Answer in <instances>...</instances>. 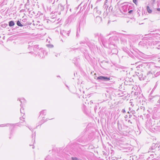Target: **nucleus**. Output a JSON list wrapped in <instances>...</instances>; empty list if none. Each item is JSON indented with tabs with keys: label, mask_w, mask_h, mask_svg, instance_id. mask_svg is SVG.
I'll return each mask as SVG.
<instances>
[{
	"label": "nucleus",
	"mask_w": 160,
	"mask_h": 160,
	"mask_svg": "<svg viewBox=\"0 0 160 160\" xmlns=\"http://www.w3.org/2000/svg\"><path fill=\"white\" fill-rule=\"evenodd\" d=\"M109 45L110 49L112 50L113 54H117L118 52L117 44L119 43L118 37L116 36H113L109 38Z\"/></svg>",
	"instance_id": "obj_1"
},
{
	"label": "nucleus",
	"mask_w": 160,
	"mask_h": 160,
	"mask_svg": "<svg viewBox=\"0 0 160 160\" xmlns=\"http://www.w3.org/2000/svg\"><path fill=\"white\" fill-rule=\"evenodd\" d=\"M92 138L91 134L88 135L86 134L85 132H82L76 138V141L83 144H87L91 140Z\"/></svg>",
	"instance_id": "obj_2"
},
{
	"label": "nucleus",
	"mask_w": 160,
	"mask_h": 160,
	"mask_svg": "<svg viewBox=\"0 0 160 160\" xmlns=\"http://www.w3.org/2000/svg\"><path fill=\"white\" fill-rule=\"evenodd\" d=\"M147 43L149 46L151 47V48L160 49V42H157L156 41L152 40L148 41V42H146L143 41H141L139 42V45L145 47L147 45Z\"/></svg>",
	"instance_id": "obj_3"
},
{
	"label": "nucleus",
	"mask_w": 160,
	"mask_h": 160,
	"mask_svg": "<svg viewBox=\"0 0 160 160\" xmlns=\"http://www.w3.org/2000/svg\"><path fill=\"white\" fill-rule=\"evenodd\" d=\"M102 45L105 47L107 48H109L110 49V46L109 45V38L108 39H106L105 37H103L102 39L100 41Z\"/></svg>",
	"instance_id": "obj_4"
},
{
	"label": "nucleus",
	"mask_w": 160,
	"mask_h": 160,
	"mask_svg": "<svg viewBox=\"0 0 160 160\" xmlns=\"http://www.w3.org/2000/svg\"><path fill=\"white\" fill-rule=\"evenodd\" d=\"M154 71L152 70L148 72L147 74V77L150 78H154L160 75V72H157L156 73Z\"/></svg>",
	"instance_id": "obj_5"
},
{
	"label": "nucleus",
	"mask_w": 160,
	"mask_h": 160,
	"mask_svg": "<svg viewBox=\"0 0 160 160\" xmlns=\"http://www.w3.org/2000/svg\"><path fill=\"white\" fill-rule=\"evenodd\" d=\"M64 9V7L62 6L61 4H59L58 5L57 7V9L55 10V11L54 13L53 12H52V14L55 13H57L58 14L60 15L61 13H62L63 12Z\"/></svg>",
	"instance_id": "obj_6"
},
{
	"label": "nucleus",
	"mask_w": 160,
	"mask_h": 160,
	"mask_svg": "<svg viewBox=\"0 0 160 160\" xmlns=\"http://www.w3.org/2000/svg\"><path fill=\"white\" fill-rule=\"evenodd\" d=\"M44 51L42 48L39 49L38 48L37 52V53H35L34 56H37L39 58H42L44 57Z\"/></svg>",
	"instance_id": "obj_7"
},
{
	"label": "nucleus",
	"mask_w": 160,
	"mask_h": 160,
	"mask_svg": "<svg viewBox=\"0 0 160 160\" xmlns=\"http://www.w3.org/2000/svg\"><path fill=\"white\" fill-rule=\"evenodd\" d=\"M70 32V30L68 31L61 30L60 32V34L62 36V37L65 39L67 37L69 36Z\"/></svg>",
	"instance_id": "obj_8"
},
{
	"label": "nucleus",
	"mask_w": 160,
	"mask_h": 160,
	"mask_svg": "<svg viewBox=\"0 0 160 160\" xmlns=\"http://www.w3.org/2000/svg\"><path fill=\"white\" fill-rule=\"evenodd\" d=\"M149 99L150 100H152V101H157V103L156 105L159 107H160V96L156 95L153 97L152 98H149Z\"/></svg>",
	"instance_id": "obj_9"
},
{
	"label": "nucleus",
	"mask_w": 160,
	"mask_h": 160,
	"mask_svg": "<svg viewBox=\"0 0 160 160\" xmlns=\"http://www.w3.org/2000/svg\"><path fill=\"white\" fill-rule=\"evenodd\" d=\"M86 0H84V1L81 2V4L79 5L78 8H80V11H83L86 8L87 2H86Z\"/></svg>",
	"instance_id": "obj_10"
},
{
	"label": "nucleus",
	"mask_w": 160,
	"mask_h": 160,
	"mask_svg": "<svg viewBox=\"0 0 160 160\" xmlns=\"http://www.w3.org/2000/svg\"><path fill=\"white\" fill-rule=\"evenodd\" d=\"M75 17V14H72L66 20L65 23L66 24H68L73 21L74 20Z\"/></svg>",
	"instance_id": "obj_11"
},
{
	"label": "nucleus",
	"mask_w": 160,
	"mask_h": 160,
	"mask_svg": "<svg viewBox=\"0 0 160 160\" xmlns=\"http://www.w3.org/2000/svg\"><path fill=\"white\" fill-rule=\"evenodd\" d=\"M97 80L102 81H108L110 80V78L105 76H100L97 78Z\"/></svg>",
	"instance_id": "obj_12"
},
{
	"label": "nucleus",
	"mask_w": 160,
	"mask_h": 160,
	"mask_svg": "<svg viewBox=\"0 0 160 160\" xmlns=\"http://www.w3.org/2000/svg\"><path fill=\"white\" fill-rule=\"evenodd\" d=\"M94 38H98V41L100 42L102 39L103 37V36L100 33H95L94 34Z\"/></svg>",
	"instance_id": "obj_13"
},
{
	"label": "nucleus",
	"mask_w": 160,
	"mask_h": 160,
	"mask_svg": "<svg viewBox=\"0 0 160 160\" xmlns=\"http://www.w3.org/2000/svg\"><path fill=\"white\" fill-rule=\"evenodd\" d=\"M131 7L129 6L128 5H124L122 6L120 10L123 11L124 12H126L128 10H129V9Z\"/></svg>",
	"instance_id": "obj_14"
},
{
	"label": "nucleus",
	"mask_w": 160,
	"mask_h": 160,
	"mask_svg": "<svg viewBox=\"0 0 160 160\" xmlns=\"http://www.w3.org/2000/svg\"><path fill=\"white\" fill-rule=\"evenodd\" d=\"M15 124H9V123H7V124H2L0 125V127H8L9 125H10V128L11 129L12 128H14V127L15 126Z\"/></svg>",
	"instance_id": "obj_15"
},
{
	"label": "nucleus",
	"mask_w": 160,
	"mask_h": 160,
	"mask_svg": "<svg viewBox=\"0 0 160 160\" xmlns=\"http://www.w3.org/2000/svg\"><path fill=\"white\" fill-rule=\"evenodd\" d=\"M33 48V50L34 51L35 53H37V52L38 48V49H39L38 48V45H36L34 46H31L30 45H29L28 48Z\"/></svg>",
	"instance_id": "obj_16"
},
{
	"label": "nucleus",
	"mask_w": 160,
	"mask_h": 160,
	"mask_svg": "<svg viewBox=\"0 0 160 160\" xmlns=\"http://www.w3.org/2000/svg\"><path fill=\"white\" fill-rule=\"evenodd\" d=\"M20 112L21 113V116H22V117L20 118V119L22 120V119H25V116H24L25 113L24 110V108H23V106H22V108H21Z\"/></svg>",
	"instance_id": "obj_17"
},
{
	"label": "nucleus",
	"mask_w": 160,
	"mask_h": 160,
	"mask_svg": "<svg viewBox=\"0 0 160 160\" xmlns=\"http://www.w3.org/2000/svg\"><path fill=\"white\" fill-rule=\"evenodd\" d=\"M18 100H19L20 102L21 103L20 106L22 108V106H23V104H24V103L26 102L24 98H18Z\"/></svg>",
	"instance_id": "obj_18"
},
{
	"label": "nucleus",
	"mask_w": 160,
	"mask_h": 160,
	"mask_svg": "<svg viewBox=\"0 0 160 160\" xmlns=\"http://www.w3.org/2000/svg\"><path fill=\"white\" fill-rule=\"evenodd\" d=\"M158 144L156 143H153L151 146L150 147V149H151V150H154L155 148L158 147Z\"/></svg>",
	"instance_id": "obj_19"
},
{
	"label": "nucleus",
	"mask_w": 160,
	"mask_h": 160,
	"mask_svg": "<svg viewBox=\"0 0 160 160\" xmlns=\"http://www.w3.org/2000/svg\"><path fill=\"white\" fill-rule=\"evenodd\" d=\"M140 75L138 78L140 80H144L145 79V76L143 74L142 72H140Z\"/></svg>",
	"instance_id": "obj_20"
},
{
	"label": "nucleus",
	"mask_w": 160,
	"mask_h": 160,
	"mask_svg": "<svg viewBox=\"0 0 160 160\" xmlns=\"http://www.w3.org/2000/svg\"><path fill=\"white\" fill-rule=\"evenodd\" d=\"M40 115L39 117L41 116V117H43L46 115V111L45 110H44L40 112Z\"/></svg>",
	"instance_id": "obj_21"
},
{
	"label": "nucleus",
	"mask_w": 160,
	"mask_h": 160,
	"mask_svg": "<svg viewBox=\"0 0 160 160\" xmlns=\"http://www.w3.org/2000/svg\"><path fill=\"white\" fill-rule=\"evenodd\" d=\"M17 24L18 26L19 27L25 26L24 23H23L22 22H20L19 20H18L17 22Z\"/></svg>",
	"instance_id": "obj_22"
},
{
	"label": "nucleus",
	"mask_w": 160,
	"mask_h": 160,
	"mask_svg": "<svg viewBox=\"0 0 160 160\" xmlns=\"http://www.w3.org/2000/svg\"><path fill=\"white\" fill-rule=\"evenodd\" d=\"M85 41H86V44L90 48H91V47L90 45V43L89 42V40L88 38H84V40Z\"/></svg>",
	"instance_id": "obj_23"
},
{
	"label": "nucleus",
	"mask_w": 160,
	"mask_h": 160,
	"mask_svg": "<svg viewBox=\"0 0 160 160\" xmlns=\"http://www.w3.org/2000/svg\"><path fill=\"white\" fill-rule=\"evenodd\" d=\"M109 3L108 2L105 1V3L103 6V8L105 9H106V11H107V9L109 6L108 5Z\"/></svg>",
	"instance_id": "obj_24"
},
{
	"label": "nucleus",
	"mask_w": 160,
	"mask_h": 160,
	"mask_svg": "<svg viewBox=\"0 0 160 160\" xmlns=\"http://www.w3.org/2000/svg\"><path fill=\"white\" fill-rule=\"evenodd\" d=\"M85 23V21L84 19L81 20L79 23V26H83Z\"/></svg>",
	"instance_id": "obj_25"
},
{
	"label": "nucleus",
	"mask_w": 160,
	"mask_h": 160,
	"mask_svg": "<svg viewBox=\"0 0 160 160\" xmlns=\"http://www.w3.org/2000/svg\"><path fill=\"white\" fill-rule=\"evenodd\" d=\"M15 25V23L13 21H11L8 22V25L10 27H12Z\"/></svg>",
	"instance_id": "obj_26"
},
{
	"label": "nucleus",
	"mask_w": 160,
	"mask_h": 160,
	"mask_svg": "<svg viewBox=\"0 0 160 160\" xmlns=\"http://www.w3.org/2000/svg\"><path fill=\"white\" fill-rule=\"evenodd\" d=\"M95 20L98 22H100L102 20V18L99 16L97 17L96 18Z\"/></svg>",
	"instance_id": "obj_27"
},
{
	"label": "nucleus",
	"mask_w": 160,
	"mask_h": 160,
	"mask_svg": "<svg viewBox=\"0 0 160 160\" xmlns=\"http://www.w3.org/2000/svg\"><path fill=\"white\" fill-rule=\"evenodd\" d=\"M130 113H131L133 115V119H134L135 118V114L136 113L135 111L134 110H132L131 111Z\"/></svg>",
	"instance_id": "obj_28"
},
{
	"label": "nucleus",
	"mask_w": 160,
	"mask_h": 160,
	"mask_svg": "<svg viewBox=\"0 0 160 160\" xmlns=\"http://www.w3.org/2000/svg\"><path fill=\"white\" fill-rule=\"evenodd\" d=\"M147 9L148 12L149 13H151L152 12V10L150 8H149V7L148 6H147Z\"/></svg>",
	"instance_id": "obj_29"
},
{
	"label": "nucleus",
	"mask_w": 160,
	"mask_h": 160,
	"mask_svg": "<svg viewBox=\"0 0 160 160\" xmlns=\"http://www.w3.org/2000/svg\"><path fill=\"white\" fill-rule=\"evenodd\" d=\"M52 158H51V157L48 155L45 158V160H52Z\"/></svg>",
	"instance_id": "obj_30"
},
{
	"label": "nucleus",
	"mask_w": 160,
	"mask_h": 160,
	"mask_svg": "<svg viewBox=\"0 0 160 160\" xmlns=\"http://www.w3.org/2000/svg\"><path fill=\"white\" fill-rule=\"evenodd\" d=\"M8 26V24L6 23H4L1 25V26L3 28H6Z\"/></svg>",
	"instance_id": "obj_31"
},
{
	"label": "nucleus",
	"mask_w": 160,
	"mask_h": 160,
	"mask_svg": "<svg viewBox=\"0 0 160 160\" xmlns=\"http://www.w3.org/2000/svg\"><path fill=\"white\" fill-rule=\"evenodd\" d=\"M112 8H113L111 6H109V7L108 8V11L109 12H113Z\"/></svg>",
	"instance_id": "obj_32"
},
{
	"label": "nucleus",
	"mask_w": 160,
	"mask_h": 160,
	"mask_svg": "<svg viewBox=\"0 0 160 160\" xmlns=\"http://www.w3.org/2000/svg\"><path fill=\"white\" fill-rule=\"evenodd\" d=\"M140 109L141 110H143V111H144L145 110V108L142 106H141L140 108H138L137 110V111H138V110Z\"/></svg>",
	"instance_id": "obj_33"
},
{
	"label": "nucleus",
	"mask_w": 160,
	"mask_h": 160,
	"mask_svg": "<svg viewBox=\"0 0 160 160\" xmlns=\"http://www.w3.org/2000/svg\"><path fill=\"white\" fill-rule=\"evenodd\" d=\"M83 47H84V48L85 47H84V46ZM82 48H81V50L82 51V52L83 53H85V52H86L87 49L86 48H83L84 50L82 49Z\"/></svg>",
	"instance_id": "obj_34"
},
{
	"label": "nucleus",
	"mask_w": 160,
	"mask_h": 160,
	"mask_svg": "<svg viewBox=\"0 0 160 160\" xmlns=\"http://www.w3.org/2000/svg\"><path fill=\"white\" fill-rule=\"evenodd\" d=\"M80 44H86V41H85L84 40L81 41V42H80Z\"/></svg>",
	"instance_id": "obj_35"
},
{
	"label": "nucleus",
	"mask_w": 160,
	"mask_h": 160,
	"mask_svg": "<svg viewBox=\"0 0 160 160\" xmlns=\"http://www.w3.org/2000/svg\"><path fill=\"white\" fill-rule=\"evenodd\" d=\"M44 117H42V119L40 121V122L41 123V124L45 122L44 121Z\"/></svg>",
	"instance_id": "obj_36"
},
{
	"label": "nucleus",
	"mask_w": 160,
	"mask_h": 160,
	"mask_svg": "<svg viewBox=\"0 0 160 160\" xmlns=\"http://www.w3.org/2000/svg\"><path fill=\"white\" fill-rule=\"evenodd\" d=\"M108 12L107 11H106V12H104L103 13L104 16H105V17H106L108 14Z\"/></svg>",
	"instance_id": "obj_37"
},
{
	"label": "nucleus",
	"mask_w": 160,
	"mask_h": 160,
	"mask_svg": "<svg viewBox=\"0 0 160 160\" xmlns=\"http://www.w3.org/2000/svg\"><path fill=\"white\" fill-rule=\"evenodd\" d=\"M72 160H79V159L76 157H72Z\"/></svg>",
	"instance_id": "obj_38"
},
{
	"label": "nucleus",
	"mask_w": 160,
	"mask_h": 160,
	"mask_svg": "<svg viewBox=\"0 0 160 160\" xmlns=\"http://www.w3.org/2000/svg\"><path fill=\"white\" fill-rule=\"evenodd\" d=\"M133 2L136 5H137V4H138V0H133Z\"/></svg>",
	"instance_id": "obj_39"
},
{
	"label": "nucleus",
	"mask_w": 160,
	"mask_h": 160,
	"mask_svg": "<svg viewBox=\"0 0 160 160\" xmlns=\"http://www.w3.org/2000/svg\"><path fill=\"white\" fill-rule=\"evenodd\" d=\"M31 22H27L26 23H24L25 26L28 25H30L31 24Z\"/></svg>",
	"instance_id": "obj_40"
},
{
	"label": "nucleus",
	"mask_w": 160,
	"mask_h": 160,
	"mask_svg": "<svg viewBox=\"0 0 160 160\" xmlns=\"http://www.w3.org/2000/svg\"><path fill=\"white\" fill-rule=\"evenodd\" d=\"M136 75L138 77H139V75H140V72H136Z\"/></svg>",
	"instance_id": "obj_41"
},
{
	"label": "nucleus",
	"mask_w": 160,
	"mask_h": 160,
	"mask_svg": "<svg viewBox=\"0 0 160 160\" xmlns=\"http://www.w3.org/2000/svg\"><path fill=\"white\" fill-rule=\"evenodd\" d=\"M143 66V65H142V64H139L138 66H137L136 68H140L141 67H142Z\"/></svg>",
	"instance_id": "obj_42"
},
{
	"label": "nucleus",
	"mask_w": 160,
	"mask_h": 160,
	"mask_svg": "<svg viewBox=\"0 0 160 160\" xmlns=\"http://www.w3.org/2000/svg\"><path fill=\"white\" fill-rule=\"evenodd\" d=\"M112 0H106L105 1L108 2L109 4H110L112 2Z\"/></svg>",
	"instance_id": "obj_43"
},
{
	"label": "nucleus",
	"mask_w": 160,
	"mask_h": 160,
	"mask_svg": "<svg viewBox=\"0 0 160 160\" xmlns=\"http://www.w3.org/2000/svg\"><path fill=\"white\" fill-rule=\"evenodd\" d=\"M133 117L132 115L129 114L128 115V117L129 118H133Z\"/></svg>",
	"instance_id": "obj_44"
},
{
	"label": "nucleus",
	"mask_w": 160,
	"mask_h": 160,
	"mask_svg": "<svg viewBox=\"0 0 160 160\" xmlns=\"http://www.w3.org/2000/svg\"><path fill=\"white\" fill-rule=\"evenodd\" d=\"M130 160H134L133 156H130Z\"/></svg>",
	"instance_id": "obj_45"
},
{
	"label": "nucleus",
	"mask_w": 160,
	"mask_h": 160,
	"mask_svg": "<svg viewBox=\"0 0 160 160\" xmlns=\"http://www.w3.org/2000/svg\"><path fill=\"white\" fill-rule=\"evenodd\" d=\"M133 12V11L132 10H129L128 11V13L131 14Z\"/></svg>",
	"instance_id": "obj_46"
},
{
	"label": "nucleus",
	"mask_w": 160,
	"mask_h": 160,
	"mask_svg": "<svg viewBox=\"0 0 160 160\" xmlns=\"http://www.w3.org/2000/svg\"><path fill=\"white\" fill-rule=\"evenodd\" d=\"M26 127H28L29 129L31 130V131H32V130H33V129L32 128H31L30 127H29L28 126H26Z\"/></svg>",
	"instance_id": "obj_47"
},
{
	"label": "nucleus",
	"mask_w": 160,
	"mask_h": 160,
	"mask_svg": "<svg viewBox=\"0 0 160 160\" xmlns=\"http://www.w3.org/2000/svg\"><path fill=\"white\" fill-rule=\"evenodd\" d=\"M26 21V19H23L22 20L21 22H22L23 23V22H25Z\"/></svg>",
	"instance_id": "obj_48"
},
{
	"label": "nucleus",
	"mask_w": 160,
	"mask_h": 160,
	"mask_svg": "<svg viewBox=\"0 0 160 160\" xmlns=\"http://www.w3.org/2000/svg\"><path fill=\"white\" fill-rule=\"evenodd\" d=\"M122 113H124L126 112V111L124 109H123L122 111Z\"/></svg>",
	"instance_id": "obj_49"
},
{
	"label": "nucleus",
	"mask_w": 160,
	"mask_h": 160,
	"mask_svg": "<svg viewBox=\"0 0 160 160\" xmlns=\"http://www.w3.org/2000/svg\"><path fill=\"white\" fill-rule=\"evenodd\" d=\"M128 122L130 123L131 124H132V122L131 121V120H128Z\"/></svg>",
	"instance_id": "obj_50"
},
{
	"label": "nucleus",
	"mask_w": 160,
	"mask_h": 160,
	"mask_svg": "<svg viewBox=\"0 0 160 160\" xmlns=\"http://www.w3.org/2000/svg\"><path fill=\"white\" fill-rule=\"evenodd\" d=\"M12 133H13V130L12 129L11 130V132L10 133V135H12Z\"/></svg>",
	"instance_id": "obj_51"
},
{
	"label": "nucleus",
	"mask_w": 160,
	"mask_h": 160,
	"mask_svg": "<svg viewBox=\"0 0 160 160\" xmlns=\"http://www.w3.org/2000/svg\"><path fill=\"white\" fill-rule=\"evenodd\" d=\"M79 36V34L78 33V31H77V34H76V37H78Z\"/></svg>",
	"instance_id": "obj_52"
},
{
	"label": "nucleus",
	"mask_w": 160,
	"mask_h": 160,
	"mask_svg": "<svg viewBox=\"0 0 160 160\" xmlns=\"http://www.w3.org/2000/svg\"><path fill=\"white\" fill-rule=\"evenodd\" d=\"M128 115H126L125 116V118H128Z\"/></svg>",
	"instance_id": "obj_53"
},
{
	"label": "nucleus",
	"mask_w": 160,
	"mask_h": 160,
	"mask_svg": "<svg viewBox=\"0 0 160 160\" xmlns=\"http://www.w3.org/2000/svg\"><path fill=\"white\" fill-rule=\"evenodd\" d=\"M78 147H79L80 148H81V147H80V146H82V147L83 146L82 145H80V144H78Z\"/></svg>",
	"instance_id": "obj_54"
},
{
	"label": "nucleus",
	"mask_w": 160,
	"mask_h": 160,
	"mask_svg": "<svg viewBox=\"0 0 160 160\" xmlns=\"http://www.w3.org/2000/svg\"><path fill=\"white\" fill-rule=\"evenodd\" d=\"M132 110V109L131 108H129V111H130V112H131V111Z\"/></svg>",
	"instance_id": "obj_55"
},
{
	"label": "nucleus",
	"mask_w": 160,
	"mask_h": 160,
	"mask_svg": "<svg viewBox=\"0 0 160 160\" xmlns=\"http://www.w3.org/2000/svg\"><path fill=\"white\" fill-rule=\"evenodd\" d=\"M74 59H76V61H77V63H78V62H79V59H76V58H74Z\"/></svg>",
	"instance_id": "obj_56"
},
{
	"label": "nucleus",
	"mask_w": 160,
	"mask_h": 160,
	"mask_svg": "<svg viewBox=\"0 0 160 160\" xmlns=\"http://www.w3.org/2000/svg\"><path fill=\"white\" fill-rule=\"evenodd\" d=\"M157 10H158V11L160 12V8H157Z\"/></svg>",
	"instance_id": "obj_57"
},
{
	"label": "nucleus",
	"mask_w": 160,
	"mask_h": 160,
	"mask_svg": "<svg viewBox=\"0 0 160 160\" xmlns=\"http://www.w3.org/2000/svg\"><path fill=\"white\" fill-rule=\"evenodd\" d=\"M140 12V10H138L137 12H138V13L139 14V12Z\"/></svg>",
	"instance_id": "obj_58"
},
{
	"label": "nucleus",
	"mask_w": 160,
	"mask_h": 160,
	"mask_svg": "<svg viewBox=\"0 0 160 160\" xmlns=\"http://www.w3.org/2000/svg\"><path fill=\"white\" fill-rule=\"evenodd\" d=\"M152 1L153 2H154L155 1V0H152Z\"/></svg>",
	"instance_id": "obj_59"
},
{
	"label": "nucleus",
	"mask_w": 160,
	"mask_h": 160,
	"mask_svg": "<svg viewBox=\"0 0 160 160\" xmlns=\"http://www.w3.org/2000/svg\"><path fill=\"white\" fill-rule=\"evenodd\" d=\"M61 41H62L63 42H64V41H63L62 39H61Z\"/></svg>",
	"instance_id": "obj_60"
},
{
	"label": "nucleus",
	"mask_w": 160,
	"mask_h": 160,
	"mask_svg": "<svg viewBox=\"0 0 160 160\" xmlns=\"http://www.w3.org/2000/svg\"><path fill=\"white\" fill-rule=\"evenodd\" d=\"M29 53H31V54L33 53V52H29Z\"/></svg>",
	"instance_id": "obj_61"
},
{
	"label": "nucleus",
	"mask_w": 160,
	"mask_h": 160,
	"mask_svg": "<svg viewBox=\"0 0 160 160\" xmlns=\"http://www.w3.org/2000/svg\"><path fill=\"white\" fill-rule=\"evenodd\" d=\"M97 12H98V13H100V14L101 13V12L100 11L99 12H98V11H97Z\"/></svg>",
	"instance_id": "obj_62"
},
{
	"label": "nucleus",
	"mask_w": 160,
	"mask_h": 160,
	"mask_svg": "<svg viewBox=\"0 0 160 160\" xmlns=\"http://www.w3.org/2000/svg\"><path fill=\"white\" fill-rule=\"evenodd\" d=\"M130 112L129 111H128V114H130Z\"/></svg>",
	"instance_id": "obj_63"
},
{
	"label": "nucleus",
	"mask_w": 160,
	"mask_h": 160,
	"mask_svg": "<svg viewBox=\"0 0 160 160\" xmlns=\"http://www.w3.org/2000/svg\"><path fill=\"white\" fill-rule=\"evenodd\" d=\"M66 86L68 88V89H69V87H68V86L67 85H66Z\"/></svg>",
	"instance_id": "obj_64"
}]
</instances>
